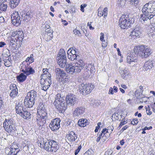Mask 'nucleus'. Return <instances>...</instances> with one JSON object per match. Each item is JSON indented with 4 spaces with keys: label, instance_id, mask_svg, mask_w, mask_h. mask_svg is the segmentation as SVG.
Instances as JSON below:
<instances>
[{
    "label": "nucleus",
    "instance_id": "4468645a",
    "mask_svg": "<svg viewBox=\"0 0 155 155\" xmlns=\"http://www.w3.org/2000/svg\"><path fill=\"white\" fill-rule=\"evenodd\" d=\"M43 75L41 76L40 83L41 85H45L49 87L51 84V77H47L46 78H43Z\"/></svg>",
    "mask_w": 155,
    "mask_h": 155
},
{
    "label": "nucleus",
    "instance_id": "ea45409f",
    "mask_svg": "<svg viewBox=\"0 0 155 155\" xmlns=\"http://www.w3.org/2000/svg\"><path fill=\"white\" fill-rule=\"evenodd\" d=\"M51 31H50V30H47V33L48 34H46L45 35V37H47V38L46 39V41H48L51 40L53 37L52 35V33H51V34H50L51 33Z\"/></svg>",
    "mask_w": 155,
    "mask_h": 155
},
{
    "label": "nucleus",
    "instance_id": "2eb2a0df",
    "mask_svg": "<svg viewBox=\"0 0 155 155\" xmlns=\"http://www.w3.org/2000/svg\"><path fill=\"white\" fill-rule=\"evenodd\" d=\"M143 69L145 71L150 70L154 68V64L152 61H149L146 62L143 66Z\"/></svg>",
    "mask_w": 155,
    "mask_h": 155
},
{
    "label": "nucleus",
    "instance_id": "20e7f679",
    "mask_svg": "<svg viewBox=\"0 0 155 155\" xmlns=\"http://www.w3.org/2000/svg\"><path fill=\"white\" fill-rule=\"evenodd\" d=\"M3 124L5 130L8 134H13L17 131V127L12 119H5Z\"/></svg>",
    "mask_w": 155,
    "mask_h": 155
},
{
    "label": "nucleus",
    "instance_id": "4c0bfd02",
    "mask_svg": "<svg viewBox=\"0 0 155 155\" xmlns=\"http://www.w3.org/2000/svg\"><path fill=\"white\" fill-rule=\"evenodd\" d=\"M68 54V58L71 61H73L74 60H77V59L78 58V55H76L75 54Z\"/></svg>",
    "mask_w": 155,
    "mask_h": 155
},
{
    "label": "nucleus",
    "instance_id": "052dcab7",
    "mask_svg": "<svg viewBox=\"0 0 155 155\" xmlns=\"http://www.w3.org/2000/svg\"><path fill=\"white\" fill-rule=\"evenodd\" d=\"M18 33V31H16L13 32L12 33V34L11 35V38H14V39H15V40L16 41V36H17V35Z\"/></svg>",
    "mask_w": 155,
    "mask_h": 155
},
{
    "label": "nucleus",
    "instance_id": "bf43d9fd",
    "mask_svg": "<svg viewBox=\"0 0 155 155\" xmlns=\"http://www.w3.org/2000/svg\"><path fill=\"white\" fill-rule=\"evenodd\" d=\"M102 41V47L103 48H105L107 45V42H106L105 40H104L103 41Z\"/></svg>",
    "mask_w": 155,
    "mask_h": 155
},
{
    "label": "nucleus",
    "instance_id": "2f4dec72",
    "mask_svg": "<svg viewBox=\"0 0 155 155\" xmlns=\"http://www.w3.org/2000/svg\"><path fill=\"white\" fill-rule=\"evenodd\" d=\"M17 35V36H16L17 39L16 41H21L24 38L23 32L21 31H18Z\"/></svg>",
    "mask_w": 155,
    "mask_h": 155
},
{
    "label": "nucleus",
    "instance_id": "6ab92c4d",
    "mask_svg": "<svg viewBox=\"0 0 155 155\" xmlns=\"http://www.w3.org/2000/svg\"><path fill=\"white\" fill-rule=\"evenodd\" d=\"M50 144H51L50 150L51 152H56L59 148L58 143L56 141L53 140H49Z\"/></svg>",
    "mask_w": 155,
    "mask_h": 155
},
{
    "label": "nucleus",
    "instance_id": "13d9d810",
    "mask_svg": "<svg viewBox=\"0 0 155 155\" xmlns=\"http://www.w3.org/2000/svg\"><path fill=\"white\" fill-rule=\"evenodd\" d=\"M37 112L38 113H39V111H46V109H45V107H41V108H38V110H37Z\"/></svg>",
    "mask_w": 155,
    "mask_h": 155
},
{
    "label": "nucleus",
    "instance_id": "4be33fe9",
    "mask_svg": "<svg viewBox=\"0 0 155 155\" xmlns=\"http://www.w3.org/2000/svg\"><path fill=\"white\" fill-rule=\"evenodd\" d=\"M57 60L63 59H66L65 52L63 49H60L59 53L57 54L56 57Z\"/></svg>",
    "mask_w": 155,
    "mask_h": 155
},
{
    "label": "nucleus",
    "instance_id": "e2e57ef3",
    "mask_svg": "<svg viewBox=\"0 0 155 155\" xmlns=\"http://www.w3.org/2000/svg\"><path fill=\"white\" fill-rule=\"evenodd\" d=\"M87 6V5L86 4H84V5L82 4L80 6L81 10L82 12H84V8H85Z\"/></svg>",
    "mask_w": 155,
    "mask_h": 155
},
{
    "label": "nucleus",
    "instance_id": "f03ea898",
    "mask_svg": "<svg viewBox=\"0 0 155 155\" xmlns=\"http://www.w3.org/2000/svg\"><path fill=\"white\" fill-rule=\"evenodd\" d=\"M38 98L37 92L32 90L27 93L24 100V104L26 107H32L35 103L37 104L36 101Z\"/></svg>",
    "mask_w": 155,
    "mask_h": 155
},
{
    "label": "nucleus",
    "instance_id": "a19ab883",
    "mask_svg": "<svg viewBox=\"0 0 155 155\" xmlns=\"http://www.w3.org/2000/svg\"><path fill=\"white\" fill-rule=\"evenodd\" d=\"M76 48H75L74 49L73 48H71L69 49L67 51L68 54H75L76 55H78L77 54V52L76 50Z\"/></svg>",
    "mask_w": 155,
    "mask_h": 155
},
{
    "label": "nucleus",
    "instance_id": "b1692460",
    "mask_svg": "<svg viewBox=\"0 0 155 155\" xmlns=\"http://www.w3.org/2000/svg\"><path fill=\"white\" fill-rule=\"evenodd\" d=\"M9 5L12 8L16 7L19 4L20 0H9Z\"/></svg>",
    "mask_w": 155,
    "mask_h": 155
},
{
    "label": "nucleus",
    "instance_id": "6e6d98bb",
    "mask_svg": "<svg viewBox=\"0 0 155 155\" xmlns=\"http://www.w3.org/2000/svg\"><path fill=\"white\" fill-rule=\"evenodd\" d=\"M101 124V122H98L97 124V126L96 127V128L95 130V132H97L98 131V129L100 127V125Z\"/></svg>",
    "mask_w": 155,
    "mask_h": 155
},
{
    "label": "nucleus",
    "instance_id": "0e129e2a",
    "mask_svg": "<svg viewBox=\"0 0 155 155\" xmlns=\"http://www.w3.org/2000/svg\"><path fill=\"white\" fill-rule=\"evenodd\" d=\"M112 153V150H110L105 152V155H110Z\"/></svg>",
    "mask_w": 155,
    "mask_h": 155
},
{
    "label": "nucleus",
    "instance_id": "39448f33",
    "mask_svg": "<svg viewBox=\"0 0 155 155\" xmlns=\"http://www.w3.org/2000/svg\"><path fill=\"white\" fill-rule=\"evenodd\" d=\"M142 11L146 15H149L153 17L155 16V2L152 1L146 3L143 6Z\"/></svg>",
    "mask_w": 155,
    "mask_h": 155
},
{
    "label": "nucleus",
    "instance_id": "dca6fc26",
    "mask_svg": "<svg viewBox=\"0 0 155 155\" xmlns=\"http://www.w3.org/2000/svg\"><path fill=\"white\" fill-rule=\"evenodd\" d=\"M74 64V63L73 64L70 63L67 64L65 66V70L66 72L70 74H73L75 72Z\"/></svg>",
    "mask_w": 155,
    "mask_h": 155
},
{
    "label": "nucleus",
    "instance_id": "864d4df0",
    "mask_svg": "<svg viewBox=\"0 0 155 155\" xmlns=\"http://www.w3.org/2000/svg\"><path fill=\"white\" fill-rule=\"evenodd\" d=\"M125 121H126L124 119H123L120 122V124L118 127H119L120 128L123 125H124L125 124H126L127 123H125Z\"/></svg>",
    "mask_w": 155,
    "mask_h": 155
},
{
    "label": "nucleus",
    "instance_id": "c03bdc74",
    "mask_svg": "<svg viewBox=\"0 0 155 155\" xmlns=\"http://www.w3.org/2000/svg\"><path fill=\"white\" fill-rule=\"evenodd\" d=\"M7 5L4 3H1L0 5V10L1 11L5 12L7 10Z\"/></svg>",
    "mask_w": 155,
    "mask_h": 155
},
{
    "label": "nucleus",
    "instance_id": "37998d69",
    "mask_svg": "<svg viewBox=\"0 0 155 155\" xmlns=\"http://www.w3.org/2000/svg\"><path fill=\"white\" fill-rule=\"evenodd\" d=\"M29 62H30V58L28 57L26 59L25 61H23L20 64V66L29 65L30 64L29 63Z\"/></svg>",
    "mask_w": 155,
    "mask_h": 155
},
{
    "label": "nucleus",
    "instance_id": "aec40b11",
    "mask_svg": "<svg viewBox=\"0 0 155 155\" xmlns=\"http://www.w3.org/2000/svg\"><path fill=\"white\" fill-rule=\"evenodd\" d=\"M120 73L121 74V77L123 78L125 80H127L130 79L131 78V76L128 71L124 69L121 71Z\"/></svg>",
    "mask_w": 155,
    "mask_h": 155
},
{
    "label": "nucleus",
    "instance_id": "f8f14e48",
    "mask_svg": "<svg viewBox=\"0 0 155 155\" xmlns=\"http://www.w3.org/2000/svg\"><path fill=\"white\" fill-rule=\"evenodd\" d=\"M85 109L82 107H78L74 111L73 115L74 117H80L85 112Z\"/></svg>",
    "mask_w": 155,
    "mask_h": 155
},
{
    "label": "nucleus",
    "instance_id": "bb28decb",
    "mask_svg": "<svg viewBox=\"0 0 155 155\" xmlns=\"http://www.w3.org/2000/svg\"><path fill=\"white\" fill-rule=\"evenodd\" d=\"M15 109L16 113L22 116V114L24 111L22 106H21L20 104H18L16 106Z\"/></svg>",
    "mask_w": 155,
    "mask_h": 155
},
{
    "label": "nucleus",
    "instance_id": "774afa93",
    "mask_svg": "<svg viewBox=\"0 0 155 155\" xmlns=\"http://www.w3.org/2000/svg\"><path fill=\"white\" fill-rule=\"evenodd\" d=\"M33 54H31L30 57H29L30 58V62H29V63L30 64L31 63L33 62L34 61V58H33Z\"/></svg>",
    "mask_w": 155,
    "mask_h": 155
},
{
    "label": "nucleus",
    "instance_id": "412c9836",
    "mask_svg": "<svg viewBox=\"0 0 155 155\" xmlns=\"http://www.w3.org/2000/svg\"><path fill=\"white\" fill-rule=\"evenodd\" d=\"M141 34L140 28L138 27H136L131 32L130 35L133 37V38L139 37Z\"/></svg>",
    "mask_w": 155,
    "mask_h": 155
},
{
    "label": "nucleus",
    "instance_id": "603ef678",
    "mask_svg": "<svg viewBox=\"0 0 155 155\" xmlns=\"http://www.w3.org/2000/svg\"><path fill=\"white\" fill-rule=\"evenodd\" d=\"M102 12L104 14V17L105 18L107 15V7L105 8Z\"/></svg>",
    "mask_w": 155,
    "mask_h": 155
},
{
    "label": "nucleus",
    "instance_id": "09e8293b",
    "mask_svg": "<svg viewBox=\"0 0 155 155\" xmlns=\"http://www.w3.org/2000/svg\"><path fill=\"white\" fill-rule=\"evenodd\" d=\"M76 64H78L79 65H81L83 67H84L85 65V63L82 59H80L78 62L75 63Z\"/></svg>",
    "mask_w": 155,
    "mask_h": 155
},
{
    "label": "nucleus",
    "instance_id": "1a4fd4ad",
    "mask_svg": "<svg viewBox=\"0 0 155 155\" xmlns=\"http://www.w3.org/2000/svg\"><path fill=\"white\" fill-rule=\"evenodd\" d=\"M11 18L12 23L16 26L19 25L21 22V17L18 12H15L12 14Z\"/></svg>",
    "mask_w": 155,
    "mask_h": 155
},
{
    "label": "nucleus",
    "instance_id": "393cba45",
    "mask_svg": "<svg viewBox=\"0 0 155 155\" xmlns=\"http://www.w3.org/2000/svg\"><path fill=\"white\" fill-rule=\"evenodd\" d=\"M9 51L7 49H5L3 51L2 55V56L3 60L7 59V58L10 56Z\"/></svg>",
    "mask_w": 155,
    "mask_h": 155
},
{
    "label": "nucleus",
    "instance_id": "9d476101",
    "mask_svg": "<svg viewBox=\"0 0 155 155\" xmlns=\"http://www.w3.org/2000/svg\"><path fill=\"white\" fill-rule=\"evenodd\" d=\"M61 120L59 118H57L53 119L49 125V127L52 130H58L60 127V122Z\"/></svg>",
    "mask_w": 155,
    "mask_h": 155
},
{
    "label": "nucleus",
    "instance_id": "49530a36",
    "mask_svg": "<svg viewBox=\"0 0 155 155\" xmlns=\"http://www.w3.org/2000/svg\"><path fill=\"white\" fill-rule=\"evenodd\" d=\"M41 141L38 140V145L41 147L44 148V146L45 145V143L46 142L44 140L43 138H41Z\"/></svg>",
    "mask_w": 155,
    "mask_h": 155
},
{
    "label": "nucleus",
    "instance_id": "69168bd1",
    "mask_svg": "<svg viewBox=\"0 0 155 155\" xmlns=\"http://www.w3.org/2000/svg\"><path fill=\"white\" fill-rule=\"evenodd\" d=\"M92 68V67L91 65H89L88 66H86L85 68V69L87 71H91V68Z\"/></svg>",
    "mask_w": 155,
    "mask_h": 155
},
{
    "label": "nucleus",
    "instance_id": "cd10ccee",
    "mask_svg": "<svg viewBox=\"0 0 155 155\" xmlns=\"http://www.w3.org/2000/svg\"><path fill=\"white\" fill-rule=\"evenodd\" d=\"M27 76L24 74V73H21L17 77V79L19 82H22L24 81L26 79Z\"/></svg>",
    "mask_w": 155,
    "mask_h": 155
},
{
    "label": "nucleus",
    "instance_id": "5fc2aeb1",
    "mask_svg": "<svg viewBox=\"0 0 155 155\" xmlns=\"http://www.w3.org/2000/svg\"><path fill=\"white\" fill-rule=\"evenodd\" d=\"M3 61H4V64H5V65L6 66L8 67L10 66L11 62L10 61H7V60H4Z\"/></svg>",
    "mask_w": 155,
    "mask_h": 155
},
{
    "label": "nucleus",
    "instance_id": "6e6552de",
    "mask_svg": "<svg viewBox=\"0 0 155 155\" xmlns=\"http://www.w3.org/2000/svg\"><path fill=\"white\" fill-rule=\"evenodd\" d=\"M65 102L67 103V105L73 106L77 103V99L75 95L71 94L66 96Z\"/></svg>",
    "mask_w": 155,
    "mask_h": 155
},
{
    "label": "nucleus",
    "instance_id": "c756f323",
    "mask_svg": "<svg viewBox=\"0 0 155 155\" xmlns=\"http://www.w3.org/2000/svg\"><path fill=\"white\" fill-rule=\"evenodd\" d=\"M51 144H50V142L49 140H47L44 146V149L47 151H50L52 152L51 150H50L51 149Z\"/></svg>",
    "mask_w": 155,
    "mask_h": 155
},
{
    "label": "nucleus",
    "instance_id": "338daca9",
    "mask_svg": "<svg viewBox=\"0 0 155 155\" xmlns=\"http://www.w3.org/2000/svg\"><path fill=\"white\" fill-rule=\"evenodd\" d=\"M150 32L152 33L151 35H155V29L154 27L152 28L150 30Z\"/></svg>",
    "mask_w": 155,
    "mask_h": 155
},
{
    "label": "nucleus",
    "instance_id": "de8ad7c7",
    "mask_svg": "<svg viewBox=\"0 0 155 155\" xmlns=\"http://www.w3.org/2000/svg\"><path fill=\"white\" fill-rule=\"evenodd\" d=\"M15 39H14V38H11V39L10 41V44L11 46L14 47V45H15V43L16 42V41H15Z\"/></svg>",
    "mask_w": 155,
    "mask_h": 155
},
{
    "label": "nucleus",
    "instance_id": "3c124183",
    "mask_svg": "<svg viewBox=\"0 0 155 155\" xmlns=\"http://www.w3.org/2000/svg\"><path fill=\"white\" fill-rule=\"evenodd\" d=\"M107 131V129L105 128L104 129L102 130L101 132H102V133L103 134V137H107V133H106Z\"/></svg>",
    "mask_w": 155,
    "mask_h": 155
},
{
    "label": "nucleus",
    "instance_id": "0eeeda50",
    "mask_svg": "<svg viewBox=\"0 0 155 155\" xmlns=\"http://www.w3.org/2000/svg\"><path fill=\"white\" fill-rule=\"evenodd\" d=\"M93 85L85 84L83 83L80 84L78 85V90L81 94L84 95H86L89 94L93 89Z\"/></svg>",
    "mask_w": 155,
    "mask_h": 155
},
{
    "label": "nucleus",
    "instance_id": "72a5a7b5",
    "mask_svg": "<svg viewBox=\"0 0 155 155\" xmlns=\"http://www.w3.org/2000/svg\"><path fill=\"white\" fill-rule=\"evenodd\" d=\"M129 2V5L132 7L136 6L138 5L139 0H127Z\"/></svg>",
    "mask_w": 155,
    "mask_h": 155
},
{
    "label": "nucleus",
    "instance_id": "8fccbe9b",
    "mask_svg": "<svg viewBox=\"0 0 155 155\" xmlns=\"http://www.w3.org/2000/svg\"><path fill=\"white\" fill-rule=\"evenodd\" d=\"M138 122V121L137 119H134L130 123V124L135 125H137Z\"/></svg>",
    "mask_w": 155,
    "mask_h": 155
},
{
    "label": "nucleus",
    "instance_id": "ddd939ff",
    "mask_svg": "<svg viewBox=\"0 0 155 155\" xmlns=\"http://www.w3.org/2000/svg\"><path fill=\"white\" fill-rule=\"evenodd\" d=\"M11 91L10 93L11 97L14 98L18 94V89L16 85L15 84H12L9 87Z\"/></svg>",
    "mask_w": 155,
    "mask_h": 155
},
{
    "label": "nucleus",
    "instance_id": "79ce46f5",
    "mask_svg": "<svg viewBox=\"0 0 155 155\" xmlns=\"http://www.w3.org/2000/svg\"><path fill=\"white\" fill-rule=\"evenodd\" d=\"M48 69L47 68L43 69V74H41V75H43V78L44 75H46V77H51V75L50 73L48 71Z\"/></svg>",
    "mask_w": 155,
    "mask_h": 155
},
{
    "label": "nucleus",
    "instance_id": "f3484780",
    "mask_svg": "<svg viewBox=\"0 0 155 155\" xmlns=\"http://www.w3.org/2000/svg\"><path fill=\"white\" fill-rule=\"evenodd\" d=\"M67 139L70 142H73L77 138V135L73 131H71L66 135Z\"/></svg>",
    "mask_w": 155,
    "mask_h": 155
},
{
    "label": "nucleus",
    "instance_id": "423d86ee",
    "mask_svg": "<svg viewBox=\"0 0 155 155\" xmlns=\"http://www.w3.org/2000/svg\"><path fill=\"white\" fill-rule=\"evenodd\" d=\"M134 19L131 17L129 18L127 15H124L119 19V25L123 29L127 28L131 24L134 23Z\"/></svg>",
    "mask_w": 155,
    "mask_h": 155
},
{
    "label": "nucleus",
    "instance_id": "c9c22d12",
    "mask_svg": "<svg viewBox=\"0 0 155 155\" xmlns=\"http://www.w3.org/2000/svg\"><path fill=\"white\" fill-rule=\"evenodd\" d=\"M141 19L143 20V21H147L148 19H151V18H153V17H151V15H149L143 14V15H141Z\"/></svg>",
    "mask_w": 155,
    "mask_h": 155
},
{
    "label": "nucleus",
    "instance_id": "58836bf2",
    "mask_svg": "<svg viewBox=\"0 0 155 155\" xmlns=\"http://www.w3.org/2000/svg\"><path fill=\"white\" fill-rule=\"evenodd\" d=\"M39 119V120H38V119H37V124L38 125H39L40 126H43L46 123V121L45 120L40 118Z\"/></svg>",
    "mask_w": 155,
    "mask_h": 155
},
{
    "label": "nucleus",
    "instance_id": "a18cd8bd",
    "mask_svg": "<svg viewBox=\"0 0 155 155\" xmlns=\"http://www.w3.org/2000/svg\"><path fill=\"white\" fill-rule=\"evenodd\" d=\"M108 129H107V131L106 132V133H107L108 134L109 133V134H108V135L107 136V138L110 136V134L112 133L113 131L114 128L112 126H110L108 127Z\"/></svg>",
    "mask_w": 155,
    "mask_h": 155
},
{
    "label": "nucleus",
    "instance_id": "e433bc0d",
    "mask_svg": "<svg viewBox=\"0 0 155 155\" xmlns=\"http://www.w3.org/2000/svg\"><path fill=\"white\" fill-rule=\"evenodd\" d=\"M10 151H9L8 154V155H16L17 153L19 152V150H18V148H10Z\"/></svg>",
    "mask_w": 155,
    "mask_h": 155
},
{
    "label": "nucleus",
    "instance_id": "f257e3e1",
    "mask_svg": "<svg viewBox=\"0 0 155 155\" xmlns=\"http://www.w3.org/2000/svg\"><path fill=\"white\" fill-rule=\"evenodd\" d=\"M133 51L130 54L128 53L127 58V62L130 64L133 62H137V56H139L143 58H146L151 54V49L143 45L136 46L134 48Z\"/></svg>",
    "mask_w": 155,
    "mask_h": 155
},
{
    "label": "nucleus",
    "instance_id": "7c9ffc66",
    "mask_svg": "<svg viewBox=\"0 0 155 155\" xmlns=\"http://www.w3.org/2000/svg\"><path fill=\"white\" fill-rule=\"evenodd\" d=\"M38 113L40 116V117H38V119L40 118L45 120L48 119L47 114L46 111H39Z\"/></svg>",
    "mask_w": 155,
    "mask_h": 155
},
{
    "label": "nucleus",
    "instance_id": "4d7b16f0",
    "mask_svg": "<svg viewBox=\"0 0 155 155\" xmlns=\"http://www.w3.org/2000/svg\"><path fill=\"white\" fill-rule=\"evenodd\" d=\"M81 145L79 146L78 147V148L74 152V154L75 155H77L78 154L79 151H80V150L81 149Z\"/></svg>",
    "mask_w": 155,
    "mask_h": 155
},
{
    "label": "nucleus",
    "instance_id": "c85d7f7f",
    "mask_svg": "<svg viewBox=\"0 0 155 155\" xmlns=\"http://www.w3.org/2000/svg\"><path fill=\"white\" fill-rule=\"evenodd\" d=\"M58 61V63L59 66L60 67L62 68H64L66 66L67 64V60L66 59H60L59 60H57Z\"/></svg>",
    "mask_w": 155,
    "mask_h": 155
},
{
    "label": "nucleus",
    "instance_id": "473e14b6",
    "mask_svg": "<svg viewBox=\"0 0 155 155\" xmlns=\"http://www.w3.org/2000/svg\"><path fill=\"white\" fill-rule=\"evenodd\" d=\"M74 68H75V72L79 73L81 72V70L84 67L81 65H79L78 64L75 63L74 64Z\"/></svg>",
    "mask_w": 155,
    "mask_h": 155
},
{
    "label": "nucleus",
    "instance_id": "a878e982",
    "mask_svg": "<svg viewBox=\"0 0 155 155\" xmlns=\"http://www.w3.org/2000/svg\"><path fill=\"white\" fill-rule=\"evenodd\" d=\"M88 120L86 119H81L79 120L78 122V125L81 127H85L88 124Z\"/></svg>",
    "mask_w": 155,
    "mask_h": 155
},
{
    "label": "nucleus",
    "instance_id": "7ed1b4c3",
    "mask_svg": "<svg viewBox=\"0 0 155 155\" xmlns=\"http://www.w3.org/2000/svg\"><path fill=\"white\" fill-rule=\"evenodd\" d=\"M64 98L61 97L60 94H58L55 97L54 104L59 113H64L67 108V106Z\"/></svg>",
    "mask_w": 155,
    "mask_h": 155
},
{
    "label": "nucleus",
    "instance_id": "f704fd0d",
    "mask_svg": "<svg viewBox=\"0 0 155 155\" xmlns=\"http://www.w3.org/2000/svg\"><path fill=\"white\" fill-rule=\"evenodd\" d=\"M31 114L27 111L24 110L22 114V117L28 120L31 117Z\"/></svg>",
    "mask_w": 155,
    "mask_h": 155
},
{
    "label": "nucleus",
    "instance_id": "5701e85b",
    "mask_svg": "<svg viewBox=\"0 0 155 155\" xmlns=\"http://www.w3.org/2000/svg\"><path fill=\"white\" fill-rule=\"evenodd\" d=\"M55 72L58 76L60 75L61 78H64L65 76H66L67 74L65 71L59 68H57L55 69Z\"/></svg>",
    "mask_w": 155,
    "mask_h": 155
},
{
    "label": "nucleus",
    "instance_id": "680f3d73",
    "mask_svg": "<svg viewBox=\"0 0 155 155\" xmlns=\"http://www.w3.org/2000/svg\"><path fill=\"white\" fill-rule=\"evenodd\" d=\"M127 0H118V2L120 3V4L121 5H125L126 2Z\"/></svg>",
    "mask_w": 155,
    "mask_h": 155
},
{
    "label": "nucleus",
    "instance_id": "9b49d317",
    "mask_svg": "<svg viewBox=\"0 0 155 155\" xmlns=\"http://www.w3.org/2000/svg\"><path fill=\"white\" fill-rule=\"evenodd\" d=\"M21 70L27 75L33 74L35 73V70L29 65L21 66Z\"/></svg>",
    "mask_w": 155,
    "mask_h": 155
},
{
    "label": "nucleus",
    "instance_id": "a211bd4d",
    "mask_svg": "<svg viewBox=\"0 0 155 155\" xmlns=\"http://www.w3.org/2000/svg\"><path fill=\"white\" fill-rule=\"evenodd\" d=\"M31 14L32 13L29 11L26 13H22L21 14L22 19H23L24 21L28 22L30 19L31 16H32Z\"/></svg>",
    "mask_w": 155,
    "mask_h": 155
}]
</instances>
